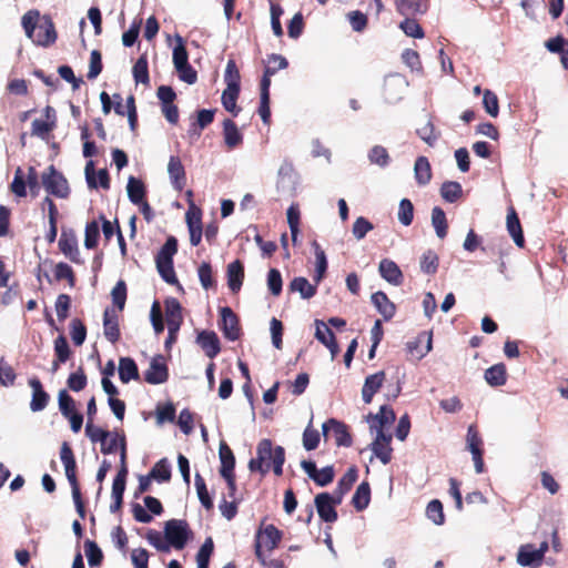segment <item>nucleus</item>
Wrapping results in <instances>:
<instances>
[{
  "mask_svg": "<svg viewBox=\"0 0 568 568\" xmlns=\"http://www.w3.org/2000/svg\"><path fill=\"white\" fill-rule=\"evenodd\" d=\"M285 463V450L282 446L273 448V443L268 438L260 440L256 447V457L248 462L251 473H260L265 476L270 469L276 476L283 475V465Z\"/></svg>",
  "mask_w": 568,
  "mask_h": 568,
  "instance_id": "f257e3e1",
  "label": "nucleus"
},
{
  "mask_svg": "<svg viewBox=\"0 0 568 568\" xmlns=\"http://www.w3.org/2000/svg\"><path fill=\"white\" fill-rule=\"evenodd\" d=\"M192 537L193 532L186 520L170 519L164 524V538L169 547L182 550Z\"/></svg>",
  "mask_w": 568,
  "mask_h": 568,
  "instance_id": "f03ea898",
  "label": "nucleus"
},
{
  "mask_svg": "<svg viewBox=\"0 0 568 568\" xmlns=\"http://www.w3.org/2000/svg\"><path fill=\"white\" fill-rule=\"evenodd\" d=\"M45 191L60 199L68 197L70 187L67 179L59 172L54 165H50L41 176Z\"/></svg>",
  "mask_w": 568,
  "mask_h": 568,
  "instance_id": "7ed1b4c3",
  "label": "nucleus"
},
{
  "mask_svg": "<svg viewBox=\"0 0 568 568\" xmlns=\"http://www.w3.org/2000/svg\"><path fill=\"white\" fill-rule=\"evenodd\" d=\"M283 532L273 524L266 525L256 534L255 556L262 558L263 549L272 551L280 545Z\"/></svg>",
  "mask_w": 568,
  "mask_h": 568,
  "instance_id": "20e7f679",
  "label": "nucleus"
},
{
  "mask_svg": "<svg viewBox=\"0 0 568 568\" xmlns=\"http://www.w3.org/2000/svg\"><path fill=\"white\" fill-rule=\"evenodd\" d=\"M219 327L224 337L229 341H237L242 335L240 320L233 310L229 306L220 307Z\"/></svg>",
  "mask_w": 568,
  "mask_h": 568,
  "instance_id": "39448f33",
  "label": "nucleus"
},
{
  "mask_svg": "<svg viewBox=\"0 0 568 568\" xmlns=\"http://www.w3.org/2000/svg\"><path fill=\"white\" fill-rule=\"evenodd\" d=\"M322 430L325 440L328 439L331 432H333L335 444L337 446L349 447L353 444L348 427L343 422L329 418L322 425Z\"/></svg>",
  "mask_w": 568,
  "mask_h": 568,
  "instance_id": "423d86ee",
  "label": "nucleus"
},
{
  "mask_svg": "<svg viewBox=\"0 0 568 568\" xmlns=\"http://www.w3.org/2000/svg\"><path fill=\"white\" fill-rule=\"evenodd\" d=\"M467 448L473 455V460L475 465V470L477 474H481L485 470V464L483 459L484 449H483V439L479 435V432L476 425H469L467 429Z\"/></svg>",
  "mask_w": 568,
  "mask_h": 568,
  "instance_id": "0eeeda50",
  "label": "nucleus"
},
{
  "mask_svg": "<svg viewBox=\"0 0 568 568\" xmlns=\"http://www.w3.org/2000/svg\"><path fill=\"white\" fill-rule=\"evenodd\" d=\"M144 382L150 385H159L168 382L169 367L163 355L152 357L149 368L144 372Z\"/></svg>",
  "mask_w": 568,
  "mask_h": 568,
  "instance_id": "6e6552de",
  "label": "nucleus"
},
{
  "mask_svg": "<svg viewBox=\"0 0 568 568\" xmlns=\"http://www.w3.org/2000/svg\"><path fill=\"white\" fill-rule=\"evenodd\" d=\"M29 39H31L34 44L41 47L53 44L57 40V32L52 20L44 17Z\"/></svg>",
  "mask_w": 568,
  "mask_h": 568,
  "instance_id": "1a4fd4ad",
  "label": "nucleus"
},
{
  "mask_svg": "<svg viewBox=\"0 0 568 568\" xmlns=\"http://www.w3.org/2000/svg\"><path fill=\"white\" fill-rule=\"evenodd\" d=\"M60 251L73 263L81 264L78 239L75 232L71 229H63L59 240Z\"/></svg>",
  "mask_w": 568,
  "mask_h": 568,
  "instance_id": "9d476101",
  "label": "nucleus"
},
{
  "mask_svg": "<svg viewBox=\"0 0 568 568\" xmlns=\"http://www.w3.org/2000/svg\"><path fill=\"white\" fill-rule=\"evenodd\" d=\"M315 506L320 518L325 523H334L337 520V498L334 499L328 493H321L315 496Z\"/></svg>",
  "mask_w": 568,
  "mask_h": 568,
  "instance_id": "9b49d317",
  "label": "nucleus"
},
{
  "mask_svg": "<svg viewBox=\"0 0 568 568\" xmlns=\"http://www.w3.org/2000/svg\"><path fill=\"white\" fill-rule=\"evenodd\" d=\"M392 435L385 434L383 429H378L375 440L371 444L374 455L387 465L392 460L393 448L390 446Z\"/></svg>",
  "mask_w": 568,
  "mask_h": 568,
  "instance_id": "f8f14e48",
  "label": "nucleus"
},
{
  "mask_svg": "<svg viewBox=\"0 0 568 568\" xmlns=\"http://www.w3.org/2000/svg\"><path fill=\"white\" fill-rule=\"evenodd\" d=\"M60 459L64 466L65 476L70 486L79 485L77 477V462L73 450L68 442H63L60 448Z\"/></svg>",
  "mask_w": 568,
  "mask_h": 568,
  "instance_id": "ddd939ff",
  "label": "nucleus"
},
{
  "mask_svg": "<svg viewBox=\"0 0 568 568\" xmlns=\"http://www.w3.org/2000/svg\"><path fill=\"white\" fill-rule=\"evenodd\" d=\"M28 384L32 389L30 409L34 413L43 410L50 402V395L44 390L39 378L32 377L29 379Z\"/></svg>",
  "mask_w": 568,
  "mask_h": 568,
  "instance_id": "4468645a",
  "label": "nucleus"
},
{
  "mask_svg": "<svg viewBox=\"0 0 568 568\" xmlns=\"http://www.w3.org/2000/svg\"><path fill=\"white\" fill-rule=\"evenodd\" d=\"M197 344L204 351L205 355L213 359L221 352V343L214 331H202L196 337Z\"/></svg>",
  "mask_w": 568,
  "mask_h": 568,
  "instance_id": "2eb2a0df",
  "label": "nucleus"
},
{
  "mask_svg": "<svg viewBox=\"0 0 568 568\" xmlns=\"http://www.w3.org/2000/svg\"><path fill=\"white\" fill-rule=\"evenodd\" d=\"M168 173L174 189L178 191H182L186 185V174L184 165L182 164V161L179 156H170L168 163Z\"/></svg>",
  "mask_w": 568,
  "mask_h": 568,
  "instance_id": "dca6fc26",
  "label": "nucleus"
},
{
  "mask_svg": "<svg viewBox=\"0 0 568 568\" xmlns=\"http://www.w3.org/2000/svg\"><path fill=\"white\" fill-rule=\"evenodd\" d=\"M103 333L112 344H115L121 337L119 317L114 308H105L103 313Z\"/></svg>",
  "mask_w": 568,
  "mask_h": 568,
  "instance_id": "f3484780",
  "label": "nucleus"
},
{
  "mask_svg": "<svg viewBox=\"0 0 568 568\" xmlns=\"http://www.w3.org/2000/svg\"><path fill=\"white\" fill-rule=\"evenodd\" d=\"M379 275L389 284L398 286L404 281V275L399 266L389 258H383L378 266Z\"/></svg>",
  "mask_w": 568,
  "mask_h": 568,
  "instance_id": "a211bd4d",
  "label": "nucleus"
},
{
  "mask_svg": "<svg viewBox=\"0 0 568 568\" xmlns=\"http://www.w3.org/2000/svg\"><path fill=\"white\" fill-rule=\"evenodd\" d=\"M385 382V372L379 371L375 374L368 375L365 378L363 388H362V398L364 403L369 404L374 397V395L381 389L383 383Z\"/></svg>",
  "mask_w": 568,
  "mask_h": 568,
  "instance_id": "6ab92c4d",
  "label": "nucleus"
},
{
  "mask_svg": "<svg viewBox=\"0 0 568 568\" xmlns=\"http://www.w3.org/2000/svg\"><path fill=\"white\" fill-rule=\"evenodd\" d=\"M396 10L404 17L424 14L428 9V0H395Z\"/></svg>",
  "mask_w": 568,
  "mask_h": 568,
  "instance_id": "aec40b11",
  "label": "nucleus"
},
{
  "mask_svg": "<svg viewBox=\"0 0 568 568\" xmlns=\"http://www.w3.org/2000/svg\"><path fill=\"white\" fill-rule=\"evenodd\" d=\"M270 87L271 81L267 78L261 80L258 114L266 125L271 123Z\"/></svg>",
  "mask_w": 568,
  "mask_h": 568,
  "instance_id": "412c9836",
  "label": "nucleus"
},
{
  "mask_svg": "<svg viewBox=\"0 0 568 568\" xmlns=\"http://www.w3.org/2000/svg\"><path fill=\"white\" fill-rule=\"evenodd\" d=\"M227 285L234 293L242 287L244 280V265L240 260H235L227 265L226 270Z\"/></svg>",
  "mask_w": 568,
  "mask_h": 568,
  "instance_id": "4be33fe9",
  "label": "nucleus"
},
{
  "mask_svg": "<svg viewBox=\"0 0 568 568\" xmlns=\"http://www.w3.org/2000/svg\"><path fill=\"white\" fill-rule=\"evenodd\" d=\"M168 326L181 327L183 323L182 306L175 297H168L164 301Z\"/></svg>",
  "mask_w": 568,
  "mask_h": 568,
  "instance_id": "5701e85b",
  "label": "nucleus"
},
{
  "mask_svg": "<svg viewBox=\"0 0 568 568\" xmlns=\"http://www.w3.org/2000/svg\"><path fill=\"white\" fill-rule=\"evenodd\" d=\"M507 231L513 237L515 244L523 248L525 246V237L519 217L514 207H510L507 213Z\"/></svg>",
  "mask_w": 568,
  "mask_h": 568,
  "instance_id": "b1692460",
  "label": "nucleus"
},
{
  "mask_svg": "<svg viewBox=\"0 0 568 568\" xmlns=\"http://www.w3.org/2000/svg\"><path fill=\"white\" fill-rule=\"evenodd\" d=\"M372 303L375 305L385 321H390L394 317L396 313V306L384 292L378 291L374 293L372 295Z\"/></svg>",
  "mask_w": 568,
  "mask_h": 568,
  "instance_id": "393cba45",
  "label": "nucleus"
},
{
  "mask_svg": "<svg viewBox=\"0 0 568 568\" xmlns=\"http://www.w3.org/2000/svg\"><path fill=\"white\" fill-rule=\"evenodd\" d=\"M223 135L227 149L232 150L243 142V135L239 131L236 123L231 119L223 121Z\"/></svg>",
  "mask_w": 568,
  "mask_h": 568,
  "instance_id": "a878e982",
  "label": "nucleus"
},
{
  "mask_svg": "<svg viewBox=\"0 0 568 568\" xmlns=\"http://www.w3.org/2000/svg\"><path fill=\"white\" fill-rule=\"evenodd\" d=\"M317 285L318 284H316V283L311 284L306 277L298 276V277H294L290 282L288 290L291 292L300 293L301 297L304 300H310L316 294Z\"/></svg>",
  "mask_w": 568,
  "mask_h": 568,
  "instance_id": "bb28decb",
  "label": "nucleus"
},
{
  "mask_svg": "<svg viewBox=\"0 0 568 568\" xmlns=\"http://www.w3.org/2000/svg\"><path fill=\"white\" fill-rule=\"evenodd\" d=\"M119 377L123 384L130 381H138L140 378L139 368L136 363L131 357H121L119 361Z\"/></svg>",
  "mask_w": 568,
  "mask_h": 568,
  "instance_id": "cd10ccee",
  "label": "nucleus"
},
{
  "mask_svg": "<svg viewBox=\"0 0 568 568\" xmlns=\"http://www.w3.org/2000/svg\"><path fill=\"white\" fill-rule=\"evenodd\" d=\"M407 349L417 358L424 357L432 349V334H419L415 341L407 343Z\"/></svg>",
  "mask_w": 568,
  "mask_h": 568,
  "instance_id": "c85d7f7f",
  "label": "nucleus"
},
{
  "mask_svg": "<svg viewBox=\"0 0 568 568\" xmlns=\"http://www.w3.org/2000/svg\"><path fill=\"white\" fill-rule=\"evenodd\" d=\"M485 379L493 387L503 386L507 382V368L504 363H498L485 371Z\"/></svg>",
  "mask_w": 568,
  "mask_h": 568,
  "instance_id": "c756f323",
  "label": "nucleus"
},
{
  "mask_svg": "<svg viewBox=\"0 0 568 568\" xmlns=\"http://www.w3.org/2000/svg\"><path fill=\"white\" fill-rule=\"evenodd\" d=\"M357 478V468L355 466L349 467L337 483V487L335 490V494L337 495V503L342 501L343 496L352 489Z\"/></svg>",
  "mask_w": 568,
  "mask_h": 568,
  "instance_id": "7c9ffc66",
  "label": "nucleus"
},
{
  "mask_svg": "<svg viewBox=\"0 0 568 568\" xmlns=\"http://www.w3.org/2000/svg\"><path fill=\"white\" fill-rule=\"evenodd\" d=\"M544 558V550H537L532 545H525L519 548L517 554V562L527 567Z\"/></svg>",
  "mask_w": 568,
  "mask_h": 568,
  "instance_id": "2f4dec72",
  "label": "nucleus"
},
{
  "mask_svg": "<svg viewBox=\"0 0 568 568\" xmlns=\"http://www.w3.org/2000/svg\"><path fill=\"white\" fill-rule=\"evenodd\" d=\"M219 455L221 460V476L233 475L235 468V457L226 443H221Z\"/></svg>",
  "mask_w": 568,
  "mask_h": 568,
  "instance_id": "473e14b6",
  "label": "nucleus"
},
{
  "mask_svg": "<svg viewBox=\"0 0 568 568\" xmlns=\"http://www.w3.org/2000/svg\"><path fill=\"white\" fill-rule=\"evenodd\" d=\"M415 179L419 185H426L432 180V168L426 156H418L414 165Z\"/></svg>",
  "mask_w": 568,
  "mask_h": 568,
  "instance_id": "72a5a7b5",
  "label": "nucleus"
},
{
  "mask_svg": "<svg viewBox=\"0 0 568 568\" xmlns=\"http://www.w3.org/2000/svg\"><path fill=\"white\" fill-rule=\"evenodd\" d=\"M371 501V487L367 481H363L358 485L355 494L352 498V505L357 511H362L367 508Z\"/></svg>",
  "mask_w": 568,
  "mask_h": 568,
  "instance_id": "f704fd0d",
  "label": "nucleus"
},
{
  "mask_svg": "<svg viewBox=\"0 0 568 568\" xmlns=\"http://www.w3.org/2000/svg\"><path fill=\"white\" fill-rule=\"evenodd\" d=\"M128 196L133 204H141L145 197V185L144 183L130 176L126 185Z\"/></svg>",
  "mask_w": 568,
  "mask_h": 568,
  "instance_id": "c9c22d12",
  "label": "nucleus"
},
{
  "mask_svg": "<svg viewBox=\"0 0 568 568\" xmlns=\"http://www.w3.org/2000/svg\"><path fill=\"white\" fill-rule=\"evenodd\" d=\"M266 67L264 69V74L262 79L267 78L271 81V78L282 69H286L288 67V61L285 57L276 53H272L267 57Z\"/></svg>",
  "mask_w": 568,
  "mask_h": 568,
  "instance_id": "e433bc0d",
  "label": "nucleus"
},
{
  "mask_svg": "<svg viewBox=\"0 0 568 568\" xmlns=\"http://www.w3.org/2000/svg\"><path fill=\"white\" fill-rule=\"evenodd\" d=\"M240 95V87H226L222 93V104L224 109L236 116L240 112V108L236 106V101Z\"/></svg>",
  "mask_w": 568,
  "mask_h": 568,
  "instance_id": "4c0bfd02",
  "label": "nucleus"
},
{
  "mask_svg": "<svg viewBox=\"0 0 568 568\" xmlns=\"http://www.w3.org/2000/svg\"><path fill=\"white\" fill-rule=\"evenodd\" d=\"M440 195L446 202H457L463 196L462 184L455 181L444 182L440 187Z\"/></svg>",
  "mask_w": 568,
  "mask_h": 568,
  "instance_id": "58836bf2",
  "label": "nucleus"
},
{
  "mask_svg": "<svg viewBox=\"0 0 568 568\" xmlns=\"http://www.w3.org/2000/svg\"><path fill=\"white\" fill-rule=\"evenodd\" d=\"M432 224L435 227L436 234L439 239H444L447 235L448 223L444 210L439 206H435L432 210Z\"/></svg>",
  "mask_w": 568,
  "mask_h": 568,
  "instance_id": "ea45409f",
  "label": "nucleus"
},
{
  "mask_svg": "<svg viewBox=\"0 0 568 568\" xmlns=\"http://www.w3.org/2000/svg\"><path fill=\"white\" fill-rule=\"evenodd\" d=\"M312 245L315 250L316 258V272L313 280L316 284H320L323 277L325 276L327 270V258L325 252L322 250V247L316 241H314Z\"/></svg>",
  "mask_w": 568,
  "mask_h": 568,
  "instance_id": "a19ab883",
  "label": "nucleus"
},
{
  "mask_svg": "<svg viewBox=\"0 0 568 568\" xmlns=\"http://www.w3.org/2000/svg\"><path fill=\"white\" fill-rule=\"evenodd\" d=\"M156 268L161 277L169 284H178V278L173 267V260L155 257Z\"/></svg>",
  "mask_w": 568,
  "mask_h": 568,
  "instance_id": "79ce46f5",
  "label": "nucleus"
},
{
  "mask_svg": "<svg viewBox=\"0 0 568 568\" xmlns=\"http://www.w3.org/2000/svg\"><path fill=\"white\" fill-rule=\"evenodd\" d=\"M133 78L136 83L148 84L149 78V63L145 54L139 57L132 69Z\"/></svg>",
  "mask_w": 568,
  "mask_h": 568,
  "instance_id": "37998d69",
  "label": "nucleus"
},
{
  "mask_svg": "<svg viewBox=\"0 0 568 568\" xmlns=\"http://www.w3.org/2000/svg\"><path fill=\"white\" fill-rule=\"evenodd\" d=\"M195 488L197 493V497L200 499L201 505L206 509L211 510L214 507L213 500L207 491V487L204 478L196 473L195 474Z\"/></svg>",
  "mask_w": 568,
  "mask_h": 568,
  "instance_id": "c03bdc74",
  "label": "nucleus"
},
{
  "mask_svg": "<svg viewBox=\"0 0 568 568\" xmlns=\"http://www.w3.org/2000/svg\"><path fill=\"white\" fill-rule=\"evenodd\" d=\"M426 516L435 525H443L445 523V514L442 501L438 499L430 500L426 507Z\"/></svg>",
  "mask_w": 568,
  "mask_h": 568,
  "instance_id": "a18cd8bd",
  "label": "nucleus"
},
{
  "mask_svg": "<svg viewBox=\"0 0 568 568\" xmlns=\"http://www.w3.org/2000/svg\"><path fill=\"white\" fill-rule=\"evenodd\" d=\"M53 273H54V278L57 281L65 280L70 287H74L77 278H75V274H74L72 267L69 264H67L64 262H59L54 266Z\"/></svg>",
  "mask_w": 568,
  "mask_h": 568,
  "instance_id": "49530a36",
  "label": "nucleus"
},
{
  "mask_svg": "<svg viewBox=\"0 0 568 568\" xmlns=\"http://www.w3.org/2000/svg\"><path fill=\"white\" fill-rule=\"evenodd\" d=\"M84 550L90 566L97 567L102 564L103 554L95 541L90 539L85 540Z\"/></svg>",
  "mask_w": 568,
  "mask_h": 568,
  "instance_id": "de8ad7c7",
  "label": "nucleus"
},
{
  "mask_svg": "<svg viewBox=\"0 0 568 568\" xmlns=\"http://www.w3.org/2000/svg\"><path fill=\"white\" fill-rule=\"evenodd\" d=\"M70 335L75 346H81L87 338V327L80 318H73L70 323Z\"/></svg>",
  "mask_w": 568,
  "mask_h": 568,
  "instance_id": "09e8293b",
  "label": "nucleus"
},
{
  "mask_svg": "<svg viewBox=\"0 0 568 568\" xmlns=\"http://www.w3.org/2000/svg\"><path fill=\"white\" fill-rule=\"evenodd\" d=\"M214 544L211 537L206 538L196 554L197 568H209L210 557L213 554Z\"/></svg>",
  "mask_w": 568,
  "mask_h": 568,
  "instance_id": "8fccbe9b",
  "label": "nucleus"
},
{
  "mask_svg": "<svg viewBox=\"0 0 568 568\" xmlns=\"http://www.w3.org/2000/svg\"><path fill=\"white\" fill-rule=\"evenodd\" d=\"M100 236V230L99 224L97 221H91L87 223L85 225V233H84V246L88 250H93L98 246Z\"/></svg>",
  "mask_w": 568,
  "mask_h": 568,
  "instance_id": "3c124183",
  "label": "nucleus"
},
{
  "mask_svg": "<svg viewBox=\"0 0 568 568\" xmlns=\"http://www.w3.org/2000/svg\"><path fill=\"white\" fill-rule=\"evenodd\" d=\"M399 28L406 36L412 38L422 39L425 36L420 24L410 17H406L405 20L400 22Z\"/></svg>",
  "mask_w": 568,
  "mask_h": 568,
  "instance_id": "603ef678",
  "label": "nucleus"
},
{
  "mask_svg": "<svg viewBox=\"0 0 568 568\" xmlns=\"http://www.w3.org/2000/svg\"><path fill=\"white\" fill-rule=\"evenodd\" d=\"M197 275L203 288L210 290L215 287L216 282L213 277V271L210 263L202 262V264L199 266Z\"/></svg>",
  "mask_w": 568,
  "mask_h": 568,
  "instance_id": "864d4df0",
  "label": "nucleus"
},
{
  "mask_svg": "<svg viewBox=\"0 0 568 568\" xmlns=\"http://www.w3.org/2000/svg\"><path fill=\"white\" fill-rule=\"evenodd\" d=\"M17 379V374L13 367L0 357V385L4 387L13 386Z\"/></svg>",
  "mask_w": 568,
  "mask_h": 568,
  "instance_id": "5fc2aeb1",
  "label": "nucleus"
},
{
  "mask_svg": "<svg viewBox=\"0 0 568 568\" xmlns=\"http://www.w3.org/2000/svg\"><path fill=\"white\" fill-rule=\"evenodd\" d=\"M438 255L432 251L428 250L425 252L420 258V270L422 272L426 274H435L438 268Z\"/></svg>",
  "mask_w": 568,
  "mask_h": 568,
  "instance_id": "6e6d98bb",
  "label": "nucleus"
},
{
  "mask_svg": "<svg viewBox=\"0 0 568 568\" xmlns=\"http://www.w3.org/2000/svg\"><path fill=\"white\" fill-rule=\"evenodd\" d=\"M397 216L403 225L408 226L412 224L414 220V205L410 200L403 199L399 202Z\"/></svg>",
  "mask_w": 568,
  "mask_h": 568,
  "instance_id": "4d7b16f0",
  "label": "nucleus"
},
{
  "mask_svg": "<svg viewBox=\"0 0 568 568\" xmlns=\"http://www.w3.org/2000/svg\"><path fill=\"white\" fill-rule=\"evenodd\" d=\"M151 477L159 481H169L171 479V468L166 458L160 459L150 471Z\"/></svg>",
  "mask_w": 568,
  "mask_h": 568,
  "instance_id": "13d9d810",
  "label": "nucleus"
},
{
  "mask_svg": "<svg viewBox=\"0 0 568 568\" xmlns=\"http://www.w3.org/2000/svg\"><path fill=\"white\" fill-rule=\"evenodd\" d=\"M112 302L115 307L121 312L126 302V284L123 280L116 282L111 292Z\"/></svg>",
  "mask_w": 568,
  "mask_h": 568,
  "instance_id": "bf43d9fd",
  "label": "nucleus"
},
{
  "mask_svg": "<svg viewBox=\"0 0 568 568\" xmlns=\"http://www.w3.org/2000/svg\"><path fill=\"white\" fill-rule=\"evenodd\" d=\"M58 402L59 409L64 417L77 412L75 402L65 389L59 392Z\"/></svg>",
  "mask_w": 568,
  "mask_h": 568,
  "instance_id": "052dcab7",
  "label": "nucleus"
},
{
  "mask_svg": "<svg viewBox=\"0 0 568 568\" xmlns=\"http://www.w3.org/2000/svg\"><path fill=\"white\" fill-rule=\"evenodd\" d=\"M39 18L40 13L38 10H29L22 16L21 23L28 38L32 37L34 30L40 23Z\"/></svg>",
  "mask_w": 568,
  "mask_h": 568,
  "instance_id": "680f3d73",
  "label": "nucleus"
},
{
  "mask_svg": "<svg viewBox=\"0 0 568 568\" xmlns=\"http://www.w3.org/2000/svg\"><path fill=\"white\" fill-rule=\"evenodd\" d=\"M320 433L317 429L312 427V420L303 433V446L306 450H314L320 444Z\"/></svg>",
  "mask_w": 568,
  "mask_h": 568,
  "instance_id": "e2e57ef3",
  "label": "nucleus"
},
{
  "mask_svg": "<svg viewBox=\"0 0 568 568\" xmlns=\"http://www.w3.org/2000/svg\"><path fill=\"white\" fill-rule=\"evenodd\" d=\"M87 375L82 367H80L75 373H71L68 377L67 384L68 387L73 392H81L87 386Z\"/></svg>",
  "mask_w": 568,
  "mask_h": 568,
  "instance_id": "0e129e2a",
  "label": "nucleus"
},
{
  "mask_svg": "<svg viewBox=\"0 0 568 568\" xmlns=\"http://www.w3.org/2000/svg\"><path fill=\"white\" fill-rule=\"evenodd\" d=\"M416 133L429 146H434L439 138V133H436L435 126L430 121L417 129Z\"/></svg>",
  "mask_w": 568,
  "mask_h": 568,
  "instance_id": "69168bd1",
  "label": "nucleus"
},
{
  "mask_svg": "<svg viewBox=\"0 0 568 568\" xmlns=\"http://www.w3.org/2000/svg\"><path fill=\"white\" fill-rule=\"evenodd\" d=\"M54 355L59 362H67L71 356V349L64 335L54 339Z\"/></svg>",
  "mask_w": 568,
  "mask_h": 568,
  "instance_id": "338daca9",
  "label": "nucleus"
},
{
  "mask_svg": "<svg viewBox=\"0 0 568 568\" xmlns=\"http://www.w3.org/2000/svg\"><path fill=\"white\" fill-rule=\"evenodd\" d=\"M368 159L372 163L377 164L382 168L389 163V154L387 150L382 145H375L368 153Z\"/></svg>",
  "mask_w": 568,
  "mask_h": 568,
  "instance_id": "774afa93",
  "label": "nucleus"
}]
</instances>
